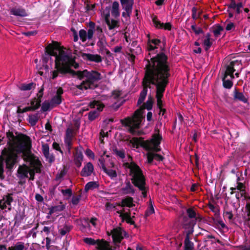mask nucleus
<instances>
[{
    "instance_id": "nucleus-52",
    "label": "nucleus",
    "mask_w": 250,
    "mask_h": 250,
    "mask_svg": "<svg viewBox=\"0 0 250 250\" xmlns=\"http://www.w3.org/2000/svg\"><path fill=\"white\" fill-rule=\"evenodd\" d=\"M61 192L62 193L63 196L70 197L72 195V191L71 189L70 188H68L66 189H62Z\"/></svg>"
},
{
    "instance_id": "nucleus-51",
    "label": "nucleus",
    "mask_w": 250,
    "mask_h": 250,
    "mask_svg": "<svg viewBox=\"0 0 250 250\" xmlns=\"http://www.w3.org/2000/svg\"><path fill=\"white\" fill-rule=\"evenodd\" d=\"M235 29V24L232 22L228 23L226 27L227 31H234Z\"/></svg>"
},
{
    "instance_id": "nucleus-46",
    "label": "nucleus",
    "mask_w": 250,
    "mask_h": 250,
    "mask_svg": "<svg viewBox=\"0 0 250 250\" xmlns=\"http://www.w3.org/2000/svg\"><path fill=\"white\" fill-rule=\"evenodd\" d=\"M64 208V207L63 205L54 206L51 208L50 210V212L53 213L55 212L61 211L63 210Z\"/></svg>"
},
{
    "instance_id": "nucleus-61",
    "label": "nucleus",
    "mask_w": 250,
    "mask_h": 250,
    "mask_svg": "<svg viewBox=\"0 0 250 250\" xmlns=\"http://www.w3.org/2000/svg\"><path fill=\"white\" fill-rule=\"evenodd\" d=\"M224 216L225 217L228 218L229 220H230L232 219L233 217V214L230 211H227L224 213Z\"/></svg>"
},
{
    "instance_id": "nucleus-28",
    "label": "nucleus",
    "mask_w": 250,
    "mask_h": 250,
    "mask_svg": "<svg viewBox=\"0 0 250 250\" xmlns=\"http://www.w3.org/2000/svg\"><path fill=\"white\" fill-rule=\"evenodd\" d=\"M111 13L112 16L115 18H117L120 16V11H119V4L118 2L115 1L113 2Z\"/></svg>"
},
{
    "instance_id": "nucleus-32",
    "label": "nucleus",
    "mask_w": 250,
    "mask_h": 250,
    "mask_svg": "<svg viewBox=\"0 0 250 250\" xmlns=\"http://www.w3.org/2000/svg\"><path fill=\"white\" fill-rule=\"evenodd\" d=\"M235 70L233 68V62H231L230 64L228 66L225 72V76L227 77L228 76H230L231 79H234L233 72Z\"/></svg>"
},
{
    "instance_id": "nucleus-20",
    "label": "nucleus",
    "mask_w": 250,
    "mask_h": 250,
    "mask_svg": "<svg viewBox=\"0 0 250 250\" xmlns=\"http://www.w3.org/2000/svg\"><path fill=\"white\" fill-rule=\"evenodd\" d=\"M152 21L155 27L157 28L167 30H170L171 29L172 25L169 22L161 23L156 18H154Z\"/></svg>"
},
{
    "instance_id": "nucleus-27",
    "label": "nucleus",
    "mask_w": 250,
    "mask_h": 250,
    "mask_svg": "<svg viewBox=\"0 0 250 250\" xmlns=\"http://www.w3.org/2000/svg\"><path fill=\"white\" fill-rule=\"evenodd\" d=\"M10 13L11 14L17 16L25 17L27 16L25 10L21 8H12L10 11Z\"/></svg>"
},
{
    "instance_id": "nucleus-58",
    "label": "nucleus",
    "mask_w": 250,
    "mask_h": 250,
    "mask_svg": "<svg viewBox=\"0 0 250 250\" xmlns=\"http://www.w3.org/2000/svg\"><path fill=\"white\" fill-rule=\"evenodd\" d=\"M154 213V209L152 205H151L147 208L146 212V216H149Z\"/></svg>"
},
{
    "instance_id": "nucleus-18",
    "label": "nucleus",
    "mask_w": 250,
    "mask_h": 250,
    "mask_svg": "<svg viewBox=\"0 0 250 250\" xmlns=\"http://www.w3.org/2000/svg\"><path fill=\"white\" fill-rule=\"evenodd\" d=\"M121 192L123 194H133L134 189L133 186L129 181H126L121 189Z\"/></svg>"
},
{
    "instance_id": "nucleus-62",
    "label": "nucleus",
    "mask_w": 250,
    "mask_h": 250,
    "mask_svg": "<svg viewBox=\"0 0 250 250\" xmlns=\"http://www.w3.org/2000/svg\"><path fill=\"white\" fill-rule=\"evenodd\" d=\"M237 3L234 0H231L229 7L233 9H235Z\"/></svg>"
},
{
    "instance_id": "nucleus-6",
    "label": "nucleus",
    "mask_w": 250,
    "mask_h": 250,
    "mask_svg": "<svg viewBox=\"0 0 250 250\" xmlns=\"http://www.w3.org/2000/svg\"><path fill=\"white\" fill-rule=\"evenodd\" d=\"M153 100L151 97H149L146 102L144 104L143 106L135 111L132 117H127L124 120H121L122 124L128 127L130 132L134 133L135 129L140 127L141 123L144 118V109L148 110L152 108Z\"/></svg>"
},
{
    "instance_id": "nucleus-34",
    "label": "nucleus",
    "mask_w": 250,
    "mask_h": 250,
    "mask_svg": "<svg viewBox=\"0 0 250 250\" xmlns=\"http://www.w3.org/2000/svg\"><path fill=\"white\" fill-rule=\"evenodd\" d=\"M122 206L123 207H132L134 206L133 201V198L131 197H126L123 199L122 202Z\"/></svg>"
},
{
    "instance_id": "nucleus-42",
    "label": "nucleus",
    "mask_w": 250,
    "mask_h": 250,
    "mask_svg": "<svg viewBox=\"0 0 250 250\" xmlns=\"http://www.w3.org/2000/svg\"><path fill=\"white\" fill-rule=\"evenodd\" d=\"M34 84L33 83H29L26 84H22L19 87L21 90L26 91L30 90L33 87Z\"/></svg>"
},
{
    "instance_id": "nucleus-57",
    "label": "nucleus",
    "mask_w": 250,
    "mask_h": 250,
    "mask_svg": "<svg viewBox=\"0 0 250 250\" xmlns=\"http://www.w3.org/2000/svg\"><path fill=\"white\" fill-rule=\"evenodd\" d=\"M95 30L93 28H89L87 33V39L91 40L93 36Z\"/></svg>"
},
{
    "instance_id": "nucleus-30",
    "label": "nucleus",
    "mask_w": 250,
    "mask_h": 250,
    "mask_svg": "<svg viewBox=\"0 0 250 250\" xmlns=\"http://www.w3.org/2000/svg\"><path fill=\"white\" fill-rule=\"evenodd\" d=\"M147 158L148 163H151L153 160L161 161L163 159V157L161 155L151 152L147 153Z\"/></svg>"
},
{
    "instance_id": "nucleus-43",
    "label": "nucleus",
    "mask_w": 250,
    "mask_h": 250,
    "mask_svg": "<svg viewBox=\"0 0 250 250\" xmlns=\"http://www.w3.org/2000/svg\"><path fill=\"white\" fill-rule=\"evenodd\" d=\"M226 77L224 76L223 79V85L225 88L229 89L232 86L233 83L231 80H226Z\"/></svg>"
},
{
    "instance_id": "nucleus-7",
    "label": "nucleus",
    "mask_w": 250,
    "mask_h": 250,
    "mask_svg": "<svg viewBox=\"0 0 250 250\" xmlns=\"http://www.w3.org/2000/svg\"><path fill=\"white\" fill-rule=\"evenodd\" d=\"M161 140V137L159 134H155L150 140L145 141L140 138H133L130 140V143L133 147L138 148L141 146L147 151L153 150L158 152L160 150L159 145Z\"/></svg>"
},
{
    "instance_id": "nucleus-21",
    "label": "nucleus",
    "mask_w": 250,
    "mask_h": 250,
    "mask_svg": "<svg viewBox=\"0 0 250 250\" xmlns=\"http://www.w3.org/2000/svg\"><path fill=\"white\" fill-rule=\"evenodd\" d=\"M93 172L94 167L91 163L88 162L83 168L81 174L83 176L86 177L91 175Z\"/></svg>"
},
{
    "instance_id": "nucleus-17",
    "label": "nucleus",
    "mask_w": 250,
    "mask_h": 250,
    "mask_svg": "<svg viewBox=\"0 0 250 250\" xmlns=\"http://www.w3.org/2000/svg\"><path fill=\"white\" fill-rule=\"evenodd\" d=\"M63 91L62 87H59L56 91V94L52 97L50 102L51 104L54 107L60 104L62 101V95L63 94Z\"/></svg>"
},
{
    "instance_id": "nucleus-41",
    "label": "nucleus",
    "mask_w": 250,
    "mask_h": 250,
    "mask_svg": "<svg viewBox=\"0 0 250 250\" xmlns=\"http://www.w3.org/2000/svg\"><path fill=\"white\" fill-rule=\"evenodd\" d=\"M28 121L32 125H34L38 121V117L37 114L29 116Z\"/></svg>"
},
{
    "instance_id": "nucleus-29",
    "label": "nucleus",
    "mask_w": 250,
    "mask_h": 250,
    "mask_svg": "<svg viewBox=\"0 0 250 250\" xmlns=\"http://www.w3.org/2000/svg\"><path fill=\"white\" fill-rule=\"evenodd\" d=\"M122 91L120 90H115L112 93V98L117 101L115 104L119 103L118 106H120L122 103Z\"/></svg>"
},
{
    "instance_id": "nucleus-54",
    "label": "nucleus",
    "mask_w": 250,
    "mask_h": 250,
    "mask_svg": "<svg viewBox=\"0 0 250 250\" xmlns=\"http://www.w3.org/2000/svg\"><path fill=\"white\" fill-rule=\"evenodd\" d=\"M97 116H98V113L97 112H96L95 111H90L88 114V118L90 120L92 121V120H94Z\"/></svg>"
},
{
    "instance_id": "nucleus-49",
    "label": "nucleus",
    "mask_w": 250,
    "mask_h": 250,
    "mask_svg": "<svg viewBox=\"0 0 250 250\" xmlns=\"http://www.w3.org/2000/svg\"><path fill=\"white\" fill-rule=\"evenodd\" d=\"M84 242L89 245H96L97 240L91 238H85L84 239Z\"/></svg>"
},
{
    "instance_id": "nucleus-64",
    "label": "nucleus",
    "mask_w": 250,
    "mask_h": 250,
    "mask_svg": "<svg viewBox=\"0 0 250 250\" xmlns=\"http://www.w3.org/2000/svg\"><path fill=\"white\" fill-rule=\"evenodd\" d=\"M35 199L36 200L39 202H42L43 201V197L39 194H36L35 195Z\"/></svg>"
},
{
    "instance_id": "nucleus-3",
    "label": "nucleus",
    "mask_w": 250,
    "mask_h": 250,
    "mask_svg": "<svg viewBox=\"0 0 250 250\" xmlns=\"http://www.w3.org/2000/svg\"><path fill=\"white\" fill-rule=\"evenodd\" d=\"M46 53L42 57V61L46 63L51 59V56L55 57V70L51 72L50 78L55 79L59 73H72L71 67L77 68V63L69 50L62 47L57 42H53L46 47Z\"/></svg>"
},
{
    "instance_id": "nucleus-39",
    "label": "nucleus",
    "mask_w": 250,
    "mask_h": 250,
    "mask_svg": "<svg viewBox=\"0 0 250 250\" xmlns=\"http://www.w3.org/2000/svg\"><path fill=\"white\" fill-rule=\"evenodd\" d=\"M192 11V18L194 20H196L199 19L200 17V15L202 13V11L199 10L198 11V9L196 7H193L191 10Z\"/></svg>"
},
{
    "instance_id": "nucleus-14",
    "label": "nucleus",
    "mask_w": 250,
    "mask_h": 250,
    "mask_svg": "<svg viewBox=\"0 0 250 250\" xmlns=\"http://www.w3.org/2000/svg\"><path fill=\"white\" fill-rule=\"evenodd\" d=\"M195 223H190L189 229L186 231L187 235L184 242V250H193L194 248L193 243L189 240V235L193 231V226Z\"/></svg>"
},
{
    "instance_id": "nucleus-45",
    "label": "nucleus",
    "mask_w": 250,
    "mask_h": 250,
    "mask_svg": "<svg viewBox=\"0 0 250 250\" xmlns=\"http://www.w3.org/2000/svg\"><path fill=\"white\" fill-rule=\"evenodd\" d=\"M79 36L83 42L86 41L87 39V33L85 30L81 29L79 31Z\"/></svg>"
},
{
    "instance_id": "nucleus-37",
    "label": "nucleus",
    "mask_w": 250,
    "mask_h": 250,
    "mask_svg": "<svg viewBox=\"0 0 250 250\" xmlns=\"http://www.w3.org/2000/svg\"><path fill=\"white\" fill-rule=\"evenodd\" d=\"M234 97L235 99H238L244 103H246L247 102V100L244 96V94L241 92L237 91L236 89H235L234 91Z\"/></svg>"
},
{
    "instance_id": "nucleus-12",
    "label": "nucleus",
    "mask_w": 250,
    "mask_h": 250,
    "mask_svg": "<svg viewBox=\"0 0 250 250\" xmlns=\"http://www.w3.org/2000/svg\"><path fill=\"white\" fill-rule=\"evenodd\" d=\"M13 199L11 194H8L0 200V208L5 211H10L11 209V203Z\"/></svg>"
},
{
    "instance_id": "nucleus-53",
    "label": "nucleus",
    "mask_w": 250,
    "mask_h": 250,
    "mask_svg": "<svg viewBox=\"0 0 250 250\" xmlns=\"http://www.w3.org/2000/svg\"><path fill=\"white\" fill-rule=\"evenodd\" d=\"M81 197L80 195L73 196L71 201L72 204L74 205H78L80 202Z\"/></svg>"
},
{
    "instance_id": "nucleus-8",
    "label": "nucleus",
    "mask_w": 250,
    "mask_h": 250,
    "mask_svg": "<svg viewBox=\"0 0 250 250\" xmlns=\"http://www.w3.org/2000/svg\"><path fill=\"white\" fill-rule=\"evenodd\" d=\"M9 144L8 148H4L1 153L0 157V178L3 179V167L5 164L6 168L11 169L13 168L15 164L17 162L18 156L13 151Z\"/></svg>"
},
{
    "instance_id": "nucleus-9",
    "label": "nucleus",
    "mask_w": 250,
    "mask_h": 250,
    "mask_svg": "<svg viewBox=\"0 0 250 250\" xmlns=\"http://www.w3.org/2000/svg\"><path fill=\"white\" fill-rule=\"evenodd\" d=\"M110 9L109 7H106L103 11L102 16L104 19L108 30L110 32L111 36L114 35L117 31L115 29L119 27L120 21L119 20L113 19L110 18Z\"/></svg>"
},
{
    "instance_id": "nucleus-26",
    "label": "nucleus",
    "mask_w": 250,
    "mask_h": 250,
    "mask_svg": "<svg viewBox=\"0 0 250 250\" xmlns=\"http://www.w3.org/2000/svg\"><path fill=\"white\" fill-rule=\"evenodd\" d=\"M246 224L250 228V203H247L245 206V214L244 216Z\"/></svg>"
},
{
    "instance_id": "nucleus-22",
    "label": "nucleus",
    "mask_w": 250,
    "mask_h": 250,
    "mask_svg": "<svg viewBox=\"0 0 250 250\" xmlns=\"http://www.w3.org/2000/svg\"><path fill=\"white\" fill-rule=\"evenodd\" d=\"M96 245V249L99 250H111L109 243L104 239H97Z\"/></svg>"
},
{
    "instance_id": "nucleus-56",
    "label": "nucleus",
    "mask_w": 250,
    "mask_h": 250,
    "mask_svg": "<svg viewBox=\"0 0 250 250\" xmlns=\"http://www.w3.org/2000/svg\"><path fill=\"white\" fill-rule=\"evenodd\" d=\"M52 146L54 149L59 151L62 154V155H63V152L61 149V147L59 144H58L56 142H54L53 143Z\"/></svg>"
},
{
    "instance_id": "nucleus-60",
    "label": "nucleus",
    "mask_w": 250,
    "mask_h": 250,
    "mask_svg": "<svg viewBox=\"0 0 250 250\" xmlns=\"http://www.w3.org/2000/svg\"><path fill=\"white\" fill-rule=\"evenodd\" d=\"M243 7V4L241 2H239L238 3H237L235 9L236 12L237 14H239L241 12V8Z\"/></svg>"
},
{
    "instance_id": "nucleus-33",
    "label": "nucleus",
    "mask_w": 250,
    "mask_h": 250,
    "mask_svg": "<svg viewBox=\"0 0 250 250\" xmlns=\"http://www.w3.org/2000/svg\"><path fill=\"white\" fill-rule=\"evenodd\" d=\"M25 249L24 244L23 242H19L14 246L9 247L8 250H25Z\"/></svg>"
},
{
    "instance_id": "nucleus-1",
    "label": "nucleus",
    "mask_w": 250,
    "mask_h": 250,
    "mask_svg": "<svg viewBox=\"0 0 250 250\" xmlns=\"http://www.w3.org/2000/svg\"><path fill=\"white\" fill-rule=\"evenodd\" d=\"M8 144L10 147L17 154L22 153V157L28 166L23 165L20 166L18 169L17 176L20 179L28 177L33 180L35 173H39L41 171V164L38 158L34 156L30 151L31 142L28 137L24 135L15 136L12 132L7 133Z\"/></svg>"
},
{
    "instance_id": "nucleus-23",
    "label": "nucleus",
    "mask_w": 250,
    "mask_h": 250,
    "mask_svg": "<svg viewBox=\"0 0 250 250\" xmlns=\"http://www.w3.org/2000/svg\"><path fill=\"white\" fill-rule=\"evenodd\" d=\"M144 82H145V78L144 79L143 82L144 88L140 93V97L138 101V104H142L143 102H144V100L145 99V98L146 96L147 92V86L150 84V83H148L146 85V84H145V83Z\"/></svg>"
},
{
    "instance_id": "nucleus-31",
    "label": "nucleus",
    "mask_w": 250,
    "mask_h": 250,
    "mask_svg": "<svg viewBox=\"0 0 250 250\" xmlns=\"http://www.w3.org/2000/svg\"><path fill=\"white\" fill-rule=\"evenodd\" d=\"M212 44V39L209 34H207L203 41V45L206 50H208Z\"/></svg>"
},
{
    "instance_id": "nucleus-5",
    "label": "nucleus",
    "mask_w": 250,
    "mask_h": 250,
    "mask_svg": "<svg viewBox=\"0 0 250 250\" xmlns=\"http://www.w3.org/2000/svg\"><path fill=\"white\" fill-rule=\"evenodd\" d=\"M74 74L76 75L80 80H83V82L80 84L76 85L74 88V89H76L78 92L76 94L81 93V92L83 90L92 88L94 86V83L101 80L102 78L100 73L92 70L74 71Z\"/></svg>"
},
{
    "instance_id": "nucleus-44",
    "label": "nucleus",
    "mask_w": 250,
    "mask_h": 250,
    "mask_svg": "<svg viewBox=\"0 0 250 250\" xmlns=\"http://www.w3.org/2000/svg\"><path fill=\"white\" fill-rule=\"evenodd\" d=\"M91 106L93 108H96L99 111H102L104 108V105L97 101L93 102Z\"/></svg>"
},
{
    "instance_id": "nucleus-38",
    "label": "nucleus",
    "mask_w": 250,
    "mask_h": 250,
    "mask_svg": "<svg viewBox=\"0 0 250 250\" xmlns=\"http://www.w3.org/2000/svg\"><path fill=\"white\" fill-rule=\"evenodd\" d=\"M71 229L72 227L70 226L65 225L62 228L59 229V231L61 235L63 236L69 232Z\"/></svg>"
},
{
    "instance_id": "nucleus-63",
    "label": "nucleus",
    "mask_w": 250,
    "mask_h": 250,
    "mask_svg": "<svg viewBox=\"0 0 250 250\" xmlns=\"http://www.w3.org/2000/svg\"><path fill=\"white\" fill-rule=\"evenodd\" d=\"M117 155L122 158L125 157V153L124 151H118Z\"/></svg>"
},
{
    "instance_id": "nucleus-4",
    "label": "nucleus",
    "mask_w": 250,
    "mask_h": 250,
    "mask_svg": "<svg viewBox=\"0 0 250 250\" xmlns=\"http://www.w3.org/2000/svg\"><path fill=\"white\" fill-rule=\"evenodd\" d=\"M124 167L126 173L131 177L132 183L142 191L143 197H145L146 196L145 178L139 167L128 156V161L124 163Z\"/></svg>"
},
{
    "instance_id": "nucleus-13",
    "label": "nucleus",
    "mask_w": 250,
    "mask_h": 250,
    "mask_svg": "<svg viewBox=\"0 0 250 250\" xmlns=\"http://www.w3.org/2000/svg\"><path fill=\"white\" fill-rule=\"evenodd\" d=\"M43 95V88L40 90L38 94V99H35L31 102V105L23 108L24 112H27L31 110H35L38 109L40 106L41 99L40 98Z\"/></svg>"
},
{
    "instance_id": "nucleus-55",
    "label": "nucleus",
    "mask_w": 250,
    "mask_h": 250,
    "mask_svg": "<svg viewBox=\"0 0 250 250\" xmlns=\"http://www.w3.org/2000/svg\"><path fill=\"white\" fill-rule=\"evenodd\" d=\"M85 154L89 158H90L92 159H94L95 155H94V153L90 149H87L85 151Z\"/></svg>"
},
{
    "instance_id": "nucleus-47",
    "label": "nucleus",
    "mask_w": 250,
    "mask_h": 250,
    "mask_svg": "<svg viewBox=\"0 0 250 250\" xmlns=\"http://www.w3.org/2000/svg\"><path fill=\"white\" fill-rule=\"evenodd\" d=\"M191 27L194 32L197 35H199L203 33L202 29L200 27L196 26L195 23L193 24Z\"/></svg>"
},
{
    "instance_id": "nucleus-11",
    "label": "nucleus",
    "mask_w": 250,
    "mask_h": 250,
    "mask_svg": "<svg viewBox=\"0 0 250 250\" xmlns=\"http://www.w3.org/2000/svg\"><path fill=\"white\" fill-rule=\"evenodd\" d=\"M75 135L74 129L72 127L67 128L64 137V144L69 153L70 152L72 146V139Z\"/></svg>"
},
{
    "instance_id": "nucleus-24",
    "label": "nucleus",
    "mask_w": 250,
    "mask_h": 250,
    "mask_svg": "<svg viewBox=\"0 0 250 250\" xmlns=\"http://www.w3.org/2000/svg\"><path fill=\"white\" fill-rule=\"evenodd\" d=\"M160 41L158 39H149L147 42L148 50L151 51L157 48V46L160 43Z\"/></svg>"
},
{
    "instance_id": "nucleus-2",
    "label": "nucleus",
    "mask_w": 250,
    "mask_h": 250,
    "mask_svg": "<svg viewBox=\"0 0 250 250\" xmlns=\"http://www.w3.org/2000/svg\"><path fill=\"white\" fill-rule=\"evenodd\" d=\"M170 68L167 57L163 53L158 54L151 59L146 66L145 84L152 83L156 87L157 105L161 110L162 98L170 76Z\"/></svg>"
},
{
    "instance_id": "nucleus-16",
    "label": "nucleus",
    "mask_w": 250,
    "mask_h": 250,
    "mask_svg": "<svg viewBox=\"0 0 250 250\" xmlns=\"http://www.w3.org/2000/svg\"><path fill=\"white\" fill-rule=\"evenodd\" d=\"M111 233L115 243H120L125 236V232L120 228L113 229Z\"/></svg>"
},
{
    "instance_id": "nucleus-10",
    "label": "nucleus",
    "mask_w": 250,
    "mask_h": 250,
    "mask_svg": "<svg viewBox=\"0 0 250 250\" xmlns=\"http://www.w3.org/2000/svg\"><path fill=\"white\" fill-rule=\"evenodd\" d=\"M122 7L125 11L122 13L124 18H129L132 13L134 0H120Z\"/></svg>"
},
{
    "instance_id": "nucleus-25",
    "label": "nucleus",
    "mask_w": 250,
    "mask_h": 250,
    "mask_svg": "<svg viewBox=\"0 0 250 250\" xmlns=\"http://www.w3.org/2000/svg\"><path fill=\"white\" fill-rule=\"evenodd\" d=\"M42 151L44 156L49 159L50 162L54 161V159L52 155L49 153V147L47 144H43L42 145Z\"/></svg>"
},
{
    "instance_id": "nucleus-19",
    "label": "nucleus",
    "mask_w": 250,
    "mask_h": 250,
    "mask_svg": "<svg viewBox=\"0 0 250 250\" xmlns=\"http://www.w3.org/2000/svg\"><path fill=\"white\" fill-rule=\"evenodd\" d=\"M82 57L84 60L100 62L102 61V57L98 54H91L88 53H83Z\"/></svg>"
},
{
    "instance_id": "nucleus-59",
    "label": "nucleus",
    "mask_w": 250,
    "mask_h": 250,
    "mask_svg": "<svg viewBox=\"0 0 250 250\" xmlns=\"http://www.w3.org/2000/svg\"><path fill=\"white\" fill-rule=\"evenodd\" d=\"M236 188L242 192H244L245 190V187L242 183H238Z\"/></svg>"
},
{
    "instance_id": "nucleus-36",
    "label": "nucleus",
    "mask_w": 250,
    "mask_h": 250,
    "mask_svg": "<svg viewBox=\"0 0 250 250\" xmlns=\"http://www.w3.org/2000/svg\"><path fill=\"white\" fill-rule=\"evenodd\" d=\"M99 187V184L96 182H89L87 183L85 186L84 189L86 191H88L89 190L93 189Z\"/></svg>"
},
{
    "instance_id": "nucleus-48",
    "label": "nucleus",
    "mask_w": 250,
    "mask_h": 250,
    "mask_svg": "<svg viewBox=\"0 0 250 250\" xmlns=\"http://www.w3.org/2000/svg\"><path fill=\"white\" fill-rule=\"evenodd\" d=\"M223 29L221 26L218 25L216 26V27L213 31L214 36L216 37H218L220 35L221 32L223 31Z\"/></svg>"
},
{
    "instance_id": "nucleus-15",
    "label": "nucleus",
    "mask_w": 250,
    "mask_h": 250,
    "mask_svg": "<svg viewBox=\"0 0 250 250\" xmlns=\"http://www.w3.org/2000/svg\"><path fill=\"white\" fill-rule=\"evenodd\" d=\"M99 165L102 168L103 170L111 178L113 179L117 177V173L114 169H108L106 167L104 157L101 156L99 160Z\"/></svg>"
},
{
    "instance_id": "nucleus-50",
    "label": "nucleus",
    "mask_w": 250,
    "mask_h": 250,
    "mask_svg": "<svg viewBox=\"0 0 250 250\" xmlns=\"http://www.w3.org/2000/svg\"><path fill=\"white\" fill-rule=\"evenodd\" d=\"M187 214L189 218H196V212L193 209L188 208L187 209Z\"/></svg>"
},
{
    "instance_id": "nucleus-40",
    "label": "nucleus",
    "mask_w": 250,
    "mask_h": 250,
    "mask_svg": "<svg viewBox=\"0 0 250 250\" xmlns=\"http://www.w3.org/2000/svg\"><path fill=\"white\" fill-rule=\"evenodd\" d=\"M54 106H53L51 104V102H44L43 103L42 106V109L43 111H46L48 110H49L50 108H52L54 107Z\"/></svg>"
},
{
    "instance_id": "nucleus-35",
    "label": "nucleus",
    "mask_w": 250,
    "mask_h": 250,
    "mask_svg": "<svg viewBox=\"0 0 250 250\" xmlns=\"http://www.w3.org/2000/svg\"><path fill=\"white\" fill-rule=\"evenodd\" d=\"M83 160V155L82 153H77L75 156L74 162L78 167H80Z\"/></svg>"
}]
</instances>
